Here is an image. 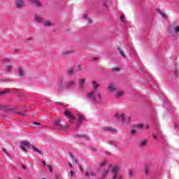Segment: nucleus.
Segmentation results:
<instances>
[{
  "label": "nucleus",
  "instance_id": "58",
  "mask_svg": "<svg viewBox=\"0 0 179 179\" xmlns=\"http://www.w3.org/2000/svg\"><path fill=\"white\" fill-rule=\"evenodd\" d=\"M1 108H2V106H0V110H1Z\"/></svg>",
  "mask_w": 179,
  "mask_h": 179
},
{
  "label": "nucleus",
  "instance_id": "19",
  "mask_svg": "<svg viewBox=\"0 0 179 179\" xmlns=\"http://www.w3.org/2000/svg\"><path fill=\"white\" fill-rule=\"evenodd\" d=\"M109 173H110V170L106 169L105 171H103L102 172L101 177L103 178H106V177H107V176H108Z\"/></svg>",
  "mask_w": 179,
  "mask_h": 179
},
{
  "label": "nucleus",
  "instance_id": "46",
  "mask_svg": "<svg viewBox=\"0 0 179 179\" xmlns=\"http://www.w3.org/2000/svg\"><path fill=\"white\" fill-rule=\"evenodd\" d=\"M78 71H82V66H78Z\"/></svg>",
  "mask_w": 179,
  "mask_h": 179
},
{
  "label": "nucleus",
  "instance_id": "30",
  "mask_svg": "<svg viewBox=\"0 0 179 179\" xmlns=\"http://www.w3.org/2000/svg\"><path fill=\"white\" fill-rule=\"evenodd\" d=\"M108 0H103V3H102V6L103 7V8H107V1H108Z\"/></svg>",
  "mask_w": 179,
  "mask_h": 179
},
{
  "label": "nucleus",
  "instance_id": "55",
  "mask_svg": "<svg viewBox=\"0 0 179 179\" xmlns=\"http://www.w3.org/2000/svg\"><path fill=\"white\" fill-rule=\"evenodd\" d=\"M57 104H61V103H59V102H57Z\"/></svg>",
  "mask_w": 179,
  "mask_h": 179
},
{
  "label": "nucleus",
  "instance_id": "29",
  "mask_svg": "<svg viewBox=\"0 0 179 179\" xmlns=\"http://www.w3.org/2000/svg\"><path fill=\"white\" fill-rule=\"evenodd\" d=\"M67 73L69 75H72V73H73V68L72 67L69 68L67 70Z\"/></svg>",
  "mask_w": 179,
  "mask_h": 179
},
{
  "label": "nucleus",
  "instance_id": "26",
  "mask_svg": "<svg viewBox=\"0 0 179 179\" xmlns=\"http://www.w3.org/2000/svg\"><path fill=\"white\" fill-rule=\"evenodd\" d=\"M134 128H136V129H143V124H135Z\"/></svg>",
  "mask_w": 179,
  "mask_h": 179
},
{
  "label": "nucleus",
  "instance_id": "54",
  "mask_svg": "<svg viewBox=\"0 0 179 179\" xmlns=\"http://www.w3.org/2000/svg\"><path fill=\"white\" fill-rule=\"evenodd\" d=\"M115 71H120V69H117V68H116V69H115Z\"/></svg>",
  "mask_w": 179,
  "mask_h": 179
},
{
  "label": "nucleus",
  "instance_id": "44",
  "mask_svg": "<svg viewBox=\"0 0 179 179\" xmlns=\"http://www.w3.org/2000/svg\"><path fill=\"white\" fill-rule=\"evenodd\" d=\"M82 136L83 138H86V139H89V137L87 136Z\"/></svg>",
  "mask_w": 179,
  "mask_h": 179
},
{
  "label": "nucleus",
  "instance_id": "16",
  "mask_svg": "<svg viewBox=\"0 0 179 179\" xmlns=\"http://www.w3.org/2000/svg\"><path fill=\"white\" fill-rule=\"evenodd\" d=\"M119 171H120V166H115L112 168L111 172L113 173V176L114 174H116L117 176V173H118Z\"/></svg>",
  "mask_w": 179,
  "mask_h": 179
},
{
  "label": "nucleus",
  "instance_id": "22",
  "mask_svg": "<svg viewBox=\"0 0 179 179\" xmlns=\"http://www.w3.org/2000/svg\"><path fill=\"white\" fill-rule=\"evenodd\" d=\"M130 134H131V135H132V136H135V135H136V128H135V126H133L131 127Z\"/></svg>",
  "mask_w": 179,
  "mask_h": 179
},
{
  "label": "nucleus",
  "instance_id": "47",
  "mask_svg": "<svg viewBox=\"0 0 179 179\" xmlns=\"http://www.w3.org/2000/svg\"><path fill=\"white\" fill-rule=\"evenodd\" d=\"M110 145H114V141H109Z\"/></svg>",
  "mask_w": 179,
  "mask_h": 179
},
{
  "label": "nucleus",
  "instance_id": "41",
  "mask_svg": "<svg viewBox=\"0 0 179 179\" xmlns=\"http://www.w3.org/2000/svg\"><path fill=\"white\" fill-rule=\"evenodd\" d=\"M21 170H24H24H26V166L22 165Z\"/></svg>",
  "mask_w": 179,
  "mask_h": 179
},
{
  "label": "nucleus",
  "instance_id": "6",
  "mask_svg": "<svg viewBox=\"0 0 179 179\" xmlns=\"http://www.w3.org/2000/svg\"><path fill=\"white\" fill-rule=\"evenodd\" d=\"M65 86L66 89H73V87H76V82L73 80H71L66 83Z\"/></svg>",
  "mask_w": 179,
  "mask_h": 179
},
{
  "label": "nucleus",
  "instance_id": "38",
  "mask_svg": "<svg viewBox=\"0 0 179 179\" xmlns=\"http://www.w3.org/2000/svg\"><path fill=\"white\" fill-rule=\"evenodd\" d=\"M120 20H121L122 22H125V15H122L120 17Z\"/></svg>",
  "mask_w": 179,
  "mask_h": 179
},
{
  "label": "nucleus",
  "instance_id": "15",
  "mask_svg": "<svg viewBox=\"0 0 179 179\" xmlns=\"http://www.w3.org/2000/svg\"><path fill=\"white\" fill-rule=\"evenodd\" d=\"M78 122H77V125H80V122L85 121V116L80 115V114H78Z\"/></svg>",
  "mask_w": 179,
  "mask_h": 179
},
{
  "label": "nucleus",
  "instance_id": "50",
  "mask_svg": "<svg viewBox=\"0 0 179 179\" xmlns=\"http://www.w3.org/2000/svg\"><path fill=\"white\" fill-rule=\"evenodd\" d=\"M117 179H122V176H119Z\"/></svg>",
  "mask_w": 179,
  "mask_h": 179
},
{
  "label": "nucleus",
  "instance_id": "7",
  "mask_svg": "<svg viewBox=\"0 0 179 179\" xmlns=\"http://www.w3.org/2000/svg\"><path fill=\"white\" fill-rule=\"evenodd\" d=\"M60 121L59 120H57L56 122H53V125H55V127H57L55 128V129H60L61 131H64V128H68L67 125L65 126H62L60 124Z\"/></svg>",
  "mask_w": 179,
  "mask_h": 179
},
{
  "label": "nucleus",
  "instance_id": "10",
  "mask_svg": "<svg viewBox=\"0 0 179 179\" xmlns=\"http://www.w3.org/2000/svg\"><path fill=\"white\" fill-rule=\"evenodd\" d=\"M29 2L35 5V6H37V8H43V4H41L39 0H29Z\"/></svg>",
  "mask_w": 179,
  "mask_h": 179
},
{
  "label": "nucleus",
  "instance_id": "32",
  "mask_svg": "<svg viewBox=\"0 0 179 179\" xmlns=\"http://www.w3.org/2000/svg\"><path fill=\"white\" fill-rule=\"evenodd\" d=\"M104 130L108 131H114V129H113L111 127H105Z\"/></svg>",
  "mask_w": 179,
  "mask_h": 179
},
{
  "label": "nucleus",
  "instance_id": "37",
  "mask_svg": "<svg viewBox=\"0 0 179 179\" xmlns=\"http://www.w3.org/2000/svg\"><path fill=\"white\" fill-rule=\"evenodd\" d=\"M20 148L22 149V150H23V152H26V148H24V146L22 145V144H20Z\"/></svg>",
  "mask_w": 179,
  "mask_h": 179
},
{
  "label": "nucleus",
  "instance_id": "51",
  "mask_svg": "<svg viewBox=\"0 0 179 179\" xmlns=\"http://www.w3.org/2000/svg\"><path fill=\"white\" fill-rule=\"evenodd\" d=\"M69 167H72V164L71 163L69 164Z\"/></svg>",
  "mask_w": 179,
  "mask_h": 179
},
{
  "label": "nucleus",
  "instance_id": "14",
  "mask_svg": "<svg viewBox=\"0 0 179 179\" xmlns=\"http://www.w3.org/2000/svg\"><path fill=\"white\" fill-rule=\"evenodd\" d=\"M35 20L37 22V23H43V18H41L40 15L38 14L34 15Z\"/></svg>",
  "mask_w": 179,
  "mask_h": 179
},
{
  "label": "nucleus",
  "instance_id": "21",
  "mask_svg": "<svg viewBox=\"0 0 179 179\" xmlns=\"http://www.w3.org/2000/svg\"><path fill=\"white\" fill-rule=\"evenodd\" d=\"M83 19L84 20H86L87 23H92V20L89 18V15L87 14H84Z\"/></svg>",
  "mask_w": 179,
  "mask_h": 179
},
{
  "label": "nucleus",
  "instance_id": "56",
  "mask_svg": "<svg viewBox=\"0 0 179 179\" xmlns=\"http://www.w3.org/2000/svg\"><path fill=\"white\" fill-rule=\"evenodd\" d=\"M1 93H5V91H2Z\"/></svg>",
  "mask_w": 179,
  "mask_h": 179
},
{
  "label": "nucleus",
  "instance_id": "8",
  "mask_svg": "<svg viewBox=\"0 0 179 179\" xmlns=\"http://www.w3.org/2000/svg\"><path fill=\"white\" fill-rule=\"evenodd\" d=\"M108 89L109 92H111V93H114V92H116V90L118 88L117 87V85H115L114 83H110L108 85Z\"/></svg>",
  "mask_w": 179,
  "mask_h": 179
},
{
  "label": "nucleus",
  "instance_id": "5",
  "mask_svg": "<svg viewBox=\"0 0 179 179\" xmlns=\"http://www.w3.org/2000/svg\"><path fill=\"white\" fill-rule=\"evenodd\" d=\"M64 115L65 117H66V118L70 121V122H72L75 120V116L69 110L64 111Z\"/></svg>",
  "mask_w": 179,
  "mask_h": 179
},
{
  "label": "nucleus",
  "instance_id": "39",
  "mask_svg": "<svg viewBox=\"0 0 179 179\" xmlns=\"http://www.w3.org/2000/svg\"><path fill=\"white\" fill-rule=\"evenodd\" d=\"M134 174V171H132V170H129V176H130V177H132Z\"/></svg>",
  "mask_w": 179,
  "mask_h": 179
},
{
  "label": "nucleus",
  "instance_id": "57",
  "mask_svg": "<svg viewBox=\"0 0 179 179\" xmlns=\"http://www.w3.org/2000/svg\"><path fill=\"white\" fill-rule=\"evenodd\" d=\"M94 59H97V57L94 58Z\"/></svg>",
  "mask_w": 179,
  "mask_h": 179
},
{
  "label": "nucleus",
  "instance_id": "18",
  "mask_svg": "<svg viewBox=\"0 0 179 179\" xmlns=\"http://www.w3.org/2000/svg\"><path fill=\"white\" fill-rule=\"evenodd\" d=\"M150 171V165L146 164L145 166V176H148Z\"/></svg>",
  "mask_w": 179,
  "mask_h": 179
},
{
  "label": "nucleus",
  "instance_id": "34",
  "mask_svg": "<svg viewBox=\"0 0 179 179\" xmlns=\"http://www.w3.org/2000/svg\"><path fill=\"white\" fill-rule=\"evenodd\" d=\"M70 157H71V160L73 161V162H76V163L78 164V160L75 159V157H73V155H71Z\"/></svg>",
  "mask_w": 179,
  "mask_h": 179
},
{
  "label": "nucleus",
  "instance_id": "35",
  "mask_svg": "<svg viewBox=\"0 0 179 179\" xmlns=\"http://www.w3.org/2000/svg\"><path fill=\"white\" fill-rule=\"evenodd\" d=\"M27 43H30V41H33V39L30 37L26 38Z\"/></svg>",
  "mask_w": 179,
  "mask_h": 179
},
{
  "label": "nucleus",
  "instance_id": "42",
  "mask_svg": "<svg viewBox=\"0 0 179 179\" xmlns=\"http://www.w3.org/2000/svg\"><path fill=\"white\" fill-rule=\"evenodd\" d=\"M70 174H71V177H73V171L71 170Z\"/></svg>",
  "mask_w": 179,
  "mask_h": 179
},
{
  "label": "nucleus",
  "instance_id": "23",
  "mask_svg": "<svg viewBox=\"0 0 179 179\" xmlns=\"http://www.w3.org/2000/svg\"><path fill=\"white\" fill-rule=\"evenodd\" d=\"M18 72L20 78H23L24 76V72L23 71L22 67L18 68Z\"/></svg>",
  "mask_w": 179,
  "mask_h": 179
},
{
  "label": "nucleus",
  "instance_id": "1",
  "mask_svg": "<svg viewBox=\"0 0 179 179\" xmlns=\"http://www.w3.org/2000/svg\"><path fill=\"white\" fill-rule=\"evenodd\" d=\"M91 85L93 90L87 93L86 99L92 101L94 106L101 104L103 103V96H101V92L97 90L100 87V83L96 80H92Z\"/></svg>",
  "mask_w": 179,
  "mask_h": 179
},
{
  "label": "nucleus",
  "instance_id": "20",
  "mask_svg": "<svg viewBox=\"0 0 179 179\" xmlns=\"http://www.w3.org/2000/svg\"><path fill=\"white\" fill-rule=\"evenodd\" d=\"M85 176L86 177H96V174L93 173V172H90V171H85Z\"/></svg>",
  "mask_w": 179,
  "mask_h": 179
},
{
  "label": "nucleus",
  "instance_id": "40",
  "mask_svg": "<svg viewBox=\"0 0 179 179\" xmlns=\"http://www.w3.org/2000/svg\"><path fill=\"white\" fill-rule=\"evenodd\" d=\"M10 69H12V66L10 65L8 66L6 69L7 72H8V71H10Z\"/></svg>",
  "mask_w": 179,
  "mask_h": 179
},
{
  "label": "nucleus",
  "instance_id": "28",
  "mask_svg": "<svg viewBox=\"0 0 179 179\" xmlns=\"http://www.w3.org/2000/svg\"><path fill=\"white\" fill-rule=\"evenodd\" d=\"M117 50H119V52L120 54V55H122V57H123V58H125V54L124 53V51H122L120 47L117 48Z\"/></svg>",
  "mask_w": 179,
  "mask_h": 179
},
{
  "label": "nucleus",
  "instance_id": "59",
  "mask_svg": "<svg viewBox=\"0 0 179 179\" xmlns=\"http://www.w3.org/2000/svg\"><path fill=\"white\" fill-rule=\"evenodd\" d=\"M42 179H45V178H42Z\"/></svg>",
  "mask_w": 179,
  "mask_h": 179
},
{
  "label": "nucleus",
  "instance_id": "4",
  "mask_svg": "<svg viewBox=\"0 0 179 179\" xmlns=\"http://www.w3.org/2000/svg\"><path fill=\"white\" fill-rule=\"evenodd\" d=\"M87 80L85 78H80L78 80V87L80 90H83V89H85V83H86Z\"/></svg>",
  "mask_w": 179,
  "mask_h": 179
},
{
  "label": "nucleus",
  "instance_id": "2",
  "mask_svg": "<svg viewBox=\"0 0 179 179\" xmlns=\"http://www.w3.org/2000/svg\"><path fill=\"white\" fill-rule=\"evenodd\" d=\"M115 118H116V120H120L123 121V122H129V121H131V117L128 116L125 117V114L124 113H116Z\"/></svg>",
  "mask_w": 179,
  "mask_h": 179
},
{
  "label": "nucleus",
  "instance_id": "17",
  "mask_svg": "<svg viewBox=\"0 0 179 179\" xmlns=\"http://www.w3.org/2000/svg\"><path fill=\"white\" fill-rule=\"evenodd\" d=\"M148 145V140H141L139 143L140 148H143Z\"/></svg>",
  "mask_w": 179,
  "mask_h": 179
},
{
  "label": "nucleus",
  "instance_id": "49",
  "mask_svg": "<svg viewBox=\"0 0 179 179\" xmlns=\"http://www.w3.org/2000/svg\"><path fill=\"white\" fill-rule=\"evenodd\" d=\"M152 136H153L154 139H157V137H156V135H155V134H153Z\"/></svg>",
  "mask_w": 179,
  "mask_h": 179
},
{
  "label": "nucleus",
  "instance_id": "25",
  "mask_svg": "<svg viewBox=\"0 0 179 179\" xmlns=\"http://www.w3.org/2000/svg\"><path fill=\"white\" fill-rule=\"evenodd\" d=\"M73 52H75V51H73V50H66V51L62 52V55H69V54H72Z\"/></svg>",
  "mask_w": 179,
  "mask_h": 179
},
{
  "label": "nucleus",
  "instance_id": "36",
  "mask_svg": "<svg viewBox=\"0 0 179 179\" xmlns=\"http://www.w3.org/2000/svg\"><path fill=\"white\" fill-rule=\"evenodd\" d=\"M48 170L50 171V173H52V167H51L50 165H48Z\"/></svg>",
  "mask_w": 179,
  "mask_h": 179
},
{
  "label": "nucleus",
  "instance_id": "9",
  "mask_svg": "<svg viewBox=\"0 0 179 179\" xmlns=\"http://www.w3.org/2000/svg\"><path fill=\"white\" fill-rule=\"evenodd\" d=\"M15 3L17 9H22L24 5L23 0H15Z\"/></svg>",
  "mask_w": 179,
  "mask_h": 179
},
{
  "label": "nucleus",
  "instance_id": "24",
  "mask_svg": "<svg viewBox=\"0 0 179 179\" xmlns=\"http://www.w3.org/2000/svg\"><path fill=\"white\" fill-rule=\"evenodd\" d=\"M20 145L22 146H26L27 148H29L30 143L29 141H21Z\"/></svg>",
  "mask_w": 179,
  "mask_h": 179
},
{
  "label": "nucleus",
  "instance_id": "11",
  "mask_svg": "<svg viewBox=\"0 0 179 179\" xmlns=\"http://www.w3.org/2000/svg\"><path fill=\"white\" fill-rule=\"evenodd\" d=\"M124 94H125V92L124 91L119 90L115 93L114 96H115V99H121V97H122V96H124Z\"/></svg>",
  "mask_w": 179,
  "mask_h": 179
},
{
  "label": "nucleus",
  "instance_id": "12",
  "mask_svg": "<svg viewBox=\"0 0 179 179\" xmlns=\"http://www.w3.org/2000/svg\"><path fill=\"white\" fill-rule=\"evenodd\" d=\"M44 27H51L52 26H55L54 22L48 20H45L43 22Z\"/></svg>",
  "mask_w": 179,
  "mask_h": 179
},
{
  "label": "nucleus",
  "instance_id": "31",
  "mask_svg": "<svg viewBox=\"0 0 179 179\" xmlns=\"http://www.w3.org/2000/svg\"><path fill=\"white\" fill-rule=\"evenodd\" d=\"M34 125H37V128H44V126L41 125L40 123L38 122H34Z\"/></svg>",
  "mask_w": 179,
  "mask_h": 179
},
{
  "label": "nucleus",
  "instance_id": "52",
  "mask_svg": "<svg viewBox=\"0 0 179 179\" xmlns=\"http://www.w3.org/2000/svg\"><path fill=\"white\" fill-rule=\"evenodd\" d=\"M80 171H83V169H82V167H80Z\"/></svg>",
  "mask_w": 179,
  "mask_h": 179
},
{
  "label": "nucleus",
  "instance_id": "53",
  "mask_svg": "<svg viewBox=\"0 0 179 179\" xmlns=\"http://www.w3.org/2000/svg\"><path fill=\"white\" fill-rule=\"evenodd\" d=\"M42 163H43V166H45V162H42Z\"/></svg>",
  "mask_w": 179,
  "mask_h": 179
},
{
  "label": "nucleus",
  "instance_id": "45",
  "mask_svg": "<svg viewBox=\"0 0 179 179\" xmlns=\"http://www.w3.org/2000/svg\"><path fill=\"white\" fill-rule=\"evenodd\" d=\"M20 115H22V117H26V114L24 113H20Z\"/></svg>",
  "mask_w": 179,
  "mask_h": 179
},
{
  "label": "nucleus",
  "instance_id": "27",
  "mask_svg": "<svg viewBox=\"0 0 179 179\" xmlns=\"http://www.w3.org/2000/svg\"><path fill=\"white\" fill-rule=\"evenodd\" d=\"M158 13H159V15H161V16H162V17H164V19H167V15L164 13V12L159 10Z\"/></svg>",
  "mask_w": 179,
  "mask_h": 179
},
{
  "label": "nucleus",
  "instance_id": "48",
  "mask_svg": "<svg viewBox=\"0 0 179 179\" xmlns=\"http://www.w3.org/2000/svg\"><path fill=\"white\" fill-rule=\"evenodd\" d=\"M104 164H106V162H103L101 164V167H103V166H104Z\"/></svg>",
  "mask_w": 179,
  "mask_h": 179
},
{
  "label": "nucleus",
  "instance_id": "43",
  "mask_svg": "<svg viewBox=\"0 0 179 179\" xmlns=\"http://www.w3.org/2000/svg\"><path fill=\"white\" fill-rule=\"evenodd\" d=\"M112 179H117V174H114Z\"/></svg>",
  "mask_w": 179,
  "mask_h": 179
},
{
  "label": "nucleus",
  "instance_id": "33",
  "mask_svg": "<svg viewBox=\"0 0 179 179\" xmlns=\"http://www.w3.org/2000/svg\"><path fill=\"white\" fill-rule=\"evenodd\" d=\"M32 149H33V150H34V152H36L37 153H41V151H39V150L38 149H37L36 147H34V146H32Z\"/></svg>",
  "mask_w": 179,
  "mask_h": 179
},
{
  "label": "nucleus",
  "instance_id": "13",
  "mask_svg": "<svg viewBox=\"0 0 179 179\" xmlns=\"http://www.w3.org/2000/svg\"><path fill=\"white\" fill-rule=\"evenodd\" d=\"M171 33L173 34H178L179 33V27L178 26H175L171 28Z\"/></svg>",
  "mask_w": 179,
  "mask_h": 179
},
{
  "label": "nucleus",
  "instance_id": "3",
  "mask_svg": "<svg viewBox=\"0 0 179 179\" xmlns=\"http://www.w3.org/2000/svg\"><path fill=\"white\" fill-rule=\"evenodd\" d=\"M57 87L59 90H64V89L65 88V78H59L57 83Z\"/></svg>",
  "mask_w": 179,
  "mask_h": 179
}]
</instances>
